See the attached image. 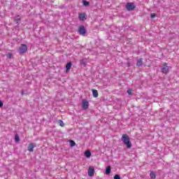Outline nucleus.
Listing matches in <instances>:
<instances>
[{
  "instance_id": "nucleus-1",
  "label": "nucleus",
  "mask_w": 179,
  "mask_h": 179,
  "mask_svg": "<svg viewBox=\"0 0 179 179\" xmlns=\"http://www.w3.org/2000/svg\"><path fill=\"white\" fill-rule=\"evenodd\" d=\"M122 141L127 146V149H131L132 148V143H131V138L128 134H123L122 136Z\"/></svg>"
},
{
  "instance_id": "nucleus-2",
  "label": "nucleus",
  "mask_w": 179,
  "mask_h": 179,
  "mask_svg": "<svg viewBox=\"0 0 179 179\" xmlns=\"http://www.w3.org/2000/svg\"><path fill=\"white\" fill-rule=\"evenodd\" d=\"M170 69H171V67L169 66H167V63H163L162 66L161 68V71L162 73H164L165 75H167L170 72Z\"/></svg>"
},
{
  "instance_id": "nucleus-3",
  "label": "nucleus",
  "mask_w": 179,
  "mask_h": 179,
  "mask_svg": "<svg viewBox=\"0 0 179 179\" xmlns=\"http://www.w3.org/2000/svg\"><path fill=\"white\" fill-rule=\"evenodd\" d=\"M27 52V45L26 44H21L19 48V53L20 55L26 54Z\"/></svg>"
},
{
  "instance_id": "nucleus-4",
  "label": "nucleus",
  "mask_w": 179,
  "mask_h": 179,
  "mask_svg": "<svg viewBox=\"0 0 179 179\" xmlns=\"http://www.w3.org/2000/svg\"><path fill=\"white\" fill-rule=\"evenodd\" d=\"M136 8V6H135L134 3L129 2L126 4L127 10H129V11L134 10V9H135Z\"/></svg>"
},
{
  "instance_id": "nucleus-5",
  "label": "nucleus",
  "mask_w": 179,
  "mask_h": 179,
  "mask_svg": "<svg viewBox=\"0 0 179 179\" xmlns=\"http://www.w3.org/2000/svg\"><path fill=\"white\" fill-rule=\"evenodd\" d=\"M78 33L81 36H85L86 34V29H85V26L80 25L78 29Z\"/></svg>"
},
{
  "instance_id": "nucleus-6",
  "label": "nucleus",
  "mask_w": 179,
  "mask_h": 179,
  "mask_svg": "<svg viewBox=\"0 0 179 179\" xmlns=\"http://www.w3.org/2000/svg\"><path fill=\"white\" fill-rule=\"evenodd\" d=\"M82 108L83 110H87L89 108V101L86 99H83Z\"/></svg>"
},
{
  "instance_id": "nucleus-7",
  "label": "nucleus",
  "mask_w": 179,
  "mask_h": 179,
  "mask_svg": "<svg viewBox=\"0 0 179 179\" xmlns=\"http://www.w3.org/2000/svg\"><path fill=\"white\" fill-rule=\"evenodd\" d=\"M88 176L90 177H93V176H94V168L93 166H90L89 167Z\"/></svg>"
},
{
  "instance_id": "nucleus-8",
  "label": "nucleus",
  "mask_w": 179,
  "mask_h": 179,
  "mask_svg": "<svg viewBox=\"0 0 179 179\" xmlns=\"http://www.w3.org/2000/svg\"><path fill=\"white\" fill-rule=\"evenodd\" d=\"M78 17L80 20L82 22H85L87 19V16L86 15V13H80L78 15Z\"/></svg>"
},
{
  "instance_id": "nucleus-9",
  "label": "nucleus",
  "mask_w": 179,
  "mask_h": 179,
  "mask_svg": "<svg viewBox=\"0 0 179 179\" xmlns=\"http://www.w3.org/2000/svg\"><path fill=\"white\" fill-rule=\"evenodd\" d=\"M71 68H72V62H68L66 65V73H68L69 71H71Z\"/></svg>"
},
{
  "instance_id": "nucleus-10",
  "label": "nucleus",
  "mask_w": 179,
  "mask_h": 179,
  "mask_svg": "<svg viewBox=\"0 0 179 179\" xmlns=\"http://www.w3.org/2000/svg\"><path fill=\"white\" fill-rule=\"evenodd\" d=\"M34 148H36V145H34V143H31L28 146V150L29 152H34Z\"/></svg>"
},
{
  "instance_id": "nucleus-11",
  "label": "nucleus",
  "mask_w": 179,
  "mask_h": 179,
  "mask_svg": "<svg viewBox=\"0 0 179 179\" xmlns=\"http://www.w3.org/2000/svg\"><path fill=\"white\" fill-rule=\"evenodd\" d=\"M85 156L87 158L90 159V157H92V152L90 150H87L85 152Z\"/></svg>"
},
{
  "instance_id": "nucleus-12",
  "label": "nucleus",
  "mask_w": 179,
  "mask_h": 179,
  "mask_svg": "<svg viewBox=\"0 0 179 179\" xmlns=\"http://www.w3.org/2000/svg\"><path fill=\"white\" fill-rule=\"evenodd\" d=\"M92 90L93 97L94 98L99 97V92L97 91V90Z\"/></svg>"
},
{
  "instance_id": "nucleus-13",
  "label": "nucleus",
  "mask_w": 179,
  "mask_h": 179,
  "mask_svg": "<svg viewBox=\"0 0 179 179\" xmlns=\"http://www.w3.org/2000/svg\"><path fill=\"white\" fill-rule=\"evenodd\" d=\"M143 64V59L142 58H141L140 59H138L137 61L136 66H142Z\"/></svg>"
},
{
  "instance_id": "nucleus-14",
  "label": "nucleus",
  "mask_w": 179,
  "mask_h": 179,
  "mask_svg": "<svg viewBox=\"0 0 179 179\" xmlns=\"http://www.w3.org/2000/svg\"><path fill=\"white\" fill-rule=\"evenodd\" d=\"M111 173V166H108L106 169V174L107 176H108V174H110Z\"/></svg>"
},
{
  "instance_id": "nucleus-15",
  "label": "nucleus",
  "mask_w": 179,
  "mask_h": 179,
  "mask_svg": "<svg viewBox=\"0 0 179 179\" xmlns=\"http://www.w3.org/2000/svg\"><path fill=\"white\" fill-rule=\"evenodd\" d=\"M150 177L152 179H156V173H155V171H151L150 173Z\"/></svg>"
},
{
  "instance_id": "nucleus-16",
  "label": "nucleus",
  "mask_w": 179,
  "mask_h": 179,
  "mask_svg": "<svg viewBox=\"0 0 179 179\" xmlns=\"http://www.w3.org/2000/svg\"><path fill=\"white\" fill-rule=\"evenodd\" d=\"M58 124L60 127H65V124L64 123V121L59 120H58Z\"/></svg>"
},
{
  "instance_id": "nucleus-17",
  "label": "nucleus",
  "mask_w": 179,
  "mask_h": 179,
  "mask_svg": "<svg viewBox=\"0 0 179 179\" xmlns=\"http://www.w3.org/2000/svg\"><path fill=\"white\" fill-rule=\"evenodd\" d=\"M69 142H70V146H71L72 148L73 146H76V143H75V141H73V140H70Z\"/></svg>"
},
{
  "instance_id": "nucleus-18",
  "label": "nucleus",
  "mask_w": 179,
  "mask_h": 179,
  "mask_svg": "<svg viewBox=\"0 0 179 179\" xmlns=\"http://www.w3.org/2000/svg\"><path fill=\"white\" fill-rule=\"evenodd\" d=\"M15 142H19V141H20V138H19V136L17 134L15 135Z\"/></svg>"
},
{
  "instance_id": "nucleus-19",
  "label": "nucleus",
  "mask_w": 179,
  "mask_h": 179,
  "mask_svg": "<svg viewBox=\"0 0 179 179\" xmlns=\"http://www.w3.org/2000/svg\"><path fill=\"white\" fill-rule=\"evenodd\" d=\"M12 56H13V55H12L11 52H8V53L7 54V58H12Z\"/></svg>"
},
{
  "instance_id": "nucleus-20",
  "label": "nucleus",
  "mask_w": 179,
  "mask_h": 179,
  "mask_svg": "<svg viewBox=\"0 0 179 179\" xmlns=\"http://www.w3.org/2000/svg\"><path fill=\"white\" fill-rule=\"evenodd\" d=\"M114 179H121V177L120 176V175H115L114 176Z\"/></svg>"
},
{
  "instance_id": "nucleus-21",
  "label": "nucleus",
  "mask_w": 179,
  "mask_h": 179,
  "mask_svg": "<svg viewBox=\"0 0 179 179\" xmlns=\"http://www.w3.org/2000/svg\"><path fill=\"white\" fill-rule=\"evenodd\" d=\"M127 93H128V94H129V95L132 94V90H131V89L128 90H127Z\"/></svg>"
},
{
  "instance_id": "nucleus-22",
  "label": "nucleus",
  "mask_w": 179,
  "mask_h": 179,
  "mask_svg": "<svg viewBox=\"0 0 179 179\" xmlns=\"http://www.w3.org/2000/svg\"><path fill=\"white\" fill-rule=\"evenodd\" d=\"M151 18L154 19V17H156V14L155 13H151Z\"/></svg>"
},
{
  "instance_id": "nucleus-23",
  "label": "nucleus",
  "mask_w": 179,
  "mask_h": 179,
  "mask_svg": "<svg viewBox=\"0 0 179 179\" xmlns=\"http://www.w3.org/2000/svg\"><path fill=\"white\" fill-rule=\"evenodd\" d=\"M2 107H3V103L0 100V108H2Z\"/></svg>"
},
{
  "instance_id": "nucleus-24",
  "label": "nucleus",
  "mask_w": 179,
  "mask_h": 179,
  "mask_svg": "<svg viewBox=\"0 0 179 179\" xmlns=\"http://www.w3.org/2000/svg\"><path fill=\"white\" fill-rule=\"evenodd\" d=\"M15 20H16L17 22V20H20V15H17Z\"/></svg>"
},
{
  "instance_id": "nucleus-25",
  "label": "nucleus",
  "mask_w": 179,
  "mask_h": 179,
  "mask_svg": "<svg viewBox=\"0 0 179 179\" xmlns=\"http://www.w3.org/2000/svg\"><path fill=\"white\" fill-rule=\"evenodd\" d=\"M83 3L85 6L89 5V1H84Z\"/></svg>"
}]
</instances>
